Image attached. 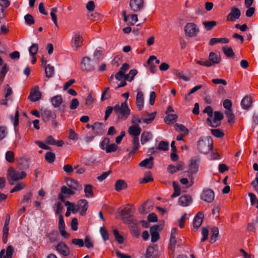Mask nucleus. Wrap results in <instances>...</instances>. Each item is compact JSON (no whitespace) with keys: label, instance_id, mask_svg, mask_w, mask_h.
Segmentation results:
<instances>
[{"label":"nucleus","instance_id":"bb28decb","mask_svg":"<svg viewBox=\"0 0 258 258\" xmlns=\"http://www.w3.org/2000/svg\"><path fill=\"white\" fill-rule=\"evenodd\" d=\"M152 139V135L151 133L144 131L141 136V142L142 144H145Z\"/></svg>","mask_w":258,"mask_h":258},{"label":"nucleus","instance_id":"9d476101","mask_svg":"<svg viewBox=\"0 0 258 258\" xmlns=\"http://www.w3.org/2000/svg\"><path fill=\"white\" fill-rule=\"evenodd\" d=\"M241 12L239 9L236 8H232L230 12L227 16V20L228 21L233 22L239 18Z\"/></svg>","mask_w":258,"mask_h":258},{"label":"nucleus","instance_id":"0eeeda50","mask_svg":"<svg viewBox=\"0 0 258 258\" xmlns=\"http://www.w3.org/2000/svg\"><path fill=\"white\" fill-rule=\"evenodd\" d=\"M162 228V226L158 225H155L150 228L152 242H155L159 239L160 237L159 231H160Z\"/></svg>","mask_w":258,"mask_h":258},{"label":"nucleus","instance_id":"aec40b11","mask_svg":"<svg viewBox=\"0 0 258 258\" xmlns=\"http://www.w3.org/2000/svg\"><path fill=\"white\" fill-rule=\"evenodd\" d=\"M45 144L49 145H63L64 143L62 140H55L52 136H50L46 138Z\"/></svg>","mask_w":258,"mask_h":258},{"label":"nucleus","instance_id":"774afa93","mask_svg":"<svg viewBox=\"0 0 258 258\" xmlns=\"http://www.w3.org/2000/svg\"><path fill=\"white\" fill-rule=\"evenodd\" d=\"M61 191L62 194L71 195L74 194V191L70 188H68L66 186L61 187Z\"/></svg>","mask_w":258,"mask_h":258},{"label":"nucleus","instance_id":"338daca9","mask_svg":"<svg viewBox=\"0 0 258 258\" xmlns=\"http://www.w3.org/2000/svg\"><path fill=\"white\" fill-rule=\"evenodd\" d=\"M72 242L74 244H75L76 245H78L79 247H83L84 245V241L81 239H76V238L73 239L72 240Z\"/></svg>","mask_w":258,"mask_h":258},{"label":"nucleus","instance_id":"052dcab7","mask_svg":"<svg viewBox=\"0 0 258 258\" xmlns=\"http://www.w3.org/2000/svg\"><path fill=\"white\" fill-rule=\"evenodd\" d=\"M55 205V213L56 214H59L62 212L64 208L63 205L60 202L56 203Z\"/></svg>","mask_w":258,"mask_h":258},{"label":"nucleus","instance_id":"bf43d9fd","mask_svg":"<svg viewBox=\"0 0 258 258\" xmlns=\"http://www.w3.org/2000/svg\"><path fill=\"white\" fill-rule=\"evenodd\" d=\"M211 133L215 137L218 138H221L224 136V133L219 129H212Z\"/></svg>","mask_w":258,"mask_h":258},{"label":"nucleus","instance_id":"6e6d98bb","mask_svg":"<svg viewBox=\"0 0 258 258\" xmlns=\"http://www.w3.org/2000/svg\"><path fill=\"white\" fill-rule=\"evenodd\" d=\"M78 167V166H75L74 168L72 167L70 165L67 164L63 166V170L69 174H71L73 172L74 169H77Z\"/></svg>","mask_w":258,"mask_h":258},{"label":"nucleus","instance_id":"58836bf2","mask_svg":"<svg viewBox=\"0 0 258 258\" xmlns=\"http://www.w3.org/2000/svg\"><path fill=\"white\" fill-rule=\"evenodd\" d=\"M38 50V45L37 43H33L29 48V52L30 56H35Z\"/></svg>","mask_w":258,"mask_h":258},{"label":"nucleus","instance_id":"37998d69","mask_svg":"<svg viewBox=\"0 0 258 258\" xmlns=\"http://www.w3.org/2000/svg\"><path fill=\"white\" fill-rule=\"evenodd\" d=\"M13 252V247L12 246L9 245L7 247L6 250H5V253L3 256L6 257V258H12Z\"/></svg>","mask_w":258,"mask_h":258},{"label":"nucleus","instance_id":"603ef678","mask_svg":"<svg viewBox=\"0 0 258 258\" xmlns=\"http://www.w3.org/2000/svg\"><path fill=\"white\" fill-rule=\"evenodd\" d=\"M177 116L176 114H168L165 117L164 120L167 124H169L172 121L175 120L177 118Z\"/></svg>","mask_w":258,"mask_h":258},{"label":"nucleus","instance_id":"5fc2aeb1","mask_svg":"<svg viewBox=\"0 0 258 258\" xmlns=\"http://www.w3.org/2000/svg\"><path fill=\"white\" fill-rule=\"evenodd\" d=\"M8 131L7 127L4 126H0V140L4 139L7 135Z\"/></svg>","mask_w":258,"mask_h":258},{"label":"nucleus","instance_id":"c9c22d12","mask_svg":"<svg viewBox=\"0 0 258 258\" xmlns=\"http://www.w3.org/2000/svg\"><path fill=\"white\" fill-rule=\"evenodd\" d=\"M127 186L126 183L122 180H118L115 184V189L120 191L125 188Z\"/></svg>","mask_w":258,"mask_h":258},{"label":"nucleus","instance_id":"79ce46f5","mask_svg":"<svg viewBox=\"0 0 258 258\" xmlns=\"http://www.w3.org/2000/svg\"><path fill=\"white\" fill-rule=\"evenodd\" d=\"M175 130L179 132H181L182 133V134H186L188 133V130L187 129V128H186L182 124H178V123H176L175 124Z\"/></svg>","mask_w":258,"mask_h":258},{"label":"nucleus","instance_id":"2eb2a0df","mask_svg":"<svg viewBox=\"0 0 258 258\" xmlns=\"http://www.w3.org/2000/svg\"><path fill=\"white\" fill-rule=\"evenodd\" d=\"M192 198L190 196L184 195L181 196L178 199L179 205L182 207H187L192 203Z\"/></svg>","mask_w":258,"mask_h":258},{"label":"nucleus","instance_id":"e2e57ef3","mask_svg":"<svg viewBox=\"0 0 258 258\" xmlns=\"http://www.w3.org/2000/svg\"><path fill=\"white\" fill-rule=\"evenodd\" d=\"M131 213V208H125L124 209H122L120 211L121 215L123 217H126L130 216Z\"/></svg>","mask_w":258,"mask_h":258},{"label":"nucleus","instance_id":"6e6552de","mask_svg":"<svg viewBox=\"0 0 258 258\" xmlns=\"http://www.w3.org/2000/svg\"><path fill=\"white\" fill-rule=\"evenodd\" d=\"M130 7L134 12L140 11L144 7L143 0H130Z\"/></svg>","mask_w":258,"mask_h":258},{"label":"nucleus","instance_id":"39448f33","mask_svg":"<svg viewBox=\"0 0 258 258\" xmlns=\"http://www.w3.org/2000/svg\"><path fill=\"white\" fill-rule=\"evenodd\" d=\"M185 35L189 37H196L200 30L197 25L192 22L187 23L184 28Z\"/></svg>","mask_w":258,"mask_h":258},{"label":"nucleus","instance_id":"f257e3e1","mask_svg":"<svg viewBox=\"0 0 258 258\" xmlns=\"http://www.w3.org/2000/svg\"><path fill=\"white\" fill-rule=\"evenodd\" d=\"M26 173L23 171L17 170L13 167L8 169L7 179L11 185H14L15 182L25 178Z\"/></svg>","mask_w":258,"mask_h":258},{"label":"nucleus","instance_id":"7c9ffc66","mask_svg":"<svg viewBox=\"0 0 258 258\" xmlns=\"http://www.w3.org/2000/svg\"><path fill=\"white\" fill-rule=\"evenodd\" d=\"M45 73L46 77L51 78L54 73V67L49 64H47L45 67Z\"/></svg>","mask_w":258,"mask_h":258},{"label":"nucleus","instance_id":"13d9d810","mask_svg":"<svg viewBox=\"0 0 258 258\" xmlns=\"http://www.w3.org/2000/svg\"><path fill=\"white\" fill-rule=\"evenodd\" d=\"M79 105V102L77 98H74L71 100L70 108L72 110L76 109Z\"/></svg>","mask_w":258,"mask_h":258},{"label":"nucleus","instance_id":"c756f323","mask_svg":"<svg viewBox=\"0 0 258 258\" xmlns=\"http://www.w3.org/2000/svg\"><path fill=\"white\" fill-rule=\"evenodd\" d=\"M155 250L156 246H149L147 249L146 254L141 258H154L153 254Z\"/></svg>","mask_w":258,"mask_h":258},{"label":"nucleus","instance_id":"a18cd8bd","mask_svg":"<svg viewBox=\"0 0 258 258\" xmlns=\"http://www.w3.org/2000/svg\"><path fill=\"white\" fill-rule=\"evenodd\" d=\"M57 12V8H53L51 9V12H50V16L51 17V19L54 22L55 25L56 27H58L57 22V17L55 15L56 13Z\"/></svg>","mask_w":258,"mask_h":258},{"label":"nucleus","instance_id":"72a5a7b5","mask_svg":"<svg viewBox=\"0 0 258 258\" xmlns=\"http://www.w3.org/2000/svg\"><path fill=\"white\" fill-rule=\"evenodd\" d=\"M173 186L174 188V192L171 195V198H174L180 195V188L178 183L176 181L173 182Z\"/></svg>","mask_w":258,"mask_h":258},{"label":"nucleus","instance_id":"4be33fe9","mask_svg":"<svg viewBox=\"0 0 258 258\" xmlns=\"http://www.w3.org/2000/svg\"><path fill=\"white\" fill-rule=\"evenodd\" d=\"M101 149L104 151L106 153H111L116 152L120 154L122 152L121 149L118 146H100Z\"/></svg>","mask_w":258,"mask_h":258},{"label":"nucleus","instance_id":"cd10ccee","mask_svg":"<svg viewBox=\"0 0 258 258\" xmlns=\"http://www.w3.org/2000/svg\"><path fill=\"white\" fill-rule=\"evenodd\" d=\"M51 101L54 107H58L61 104L62 98L61 95H56L51 98Z\"/></svg>","mask_w":258,"mask_h":258},{"label":"nucleus","instance_id":"680f3d73","mask_svg":"<svg viewBox=\"0 0 258 258\" xmlns=\"http://www.w3.org/2000/svg\"><path fill=\"white\" fill-rule=\"evenodd\" d=\"M174 75L178 77L179 79L183 80L185 81H188V79L185 77V76L183 75L181 73H180L179 71L177 70H175L173 72Z\"/></svg>","mask_w":258,"mask_h":258},{"label":"nucleus","instance_id":"8fccbe9b","mask_svg":"<svg viewBox=\"0 0 258 258\" xmlns=\"http://www.w3.org/2000/svg\"><path fill=\"white\" fill-rule=\"evenodd\" d=\"M45 158L46 160L51 163L54 161V158H55V155L54 154L50 152H47L45 154Z\"/></svg>","mask_w":258,"mask_h":258},{"label":"nucleus","instance_id":"0e129e2a","mask_svg":"<svg viewBox=\"0 0 258 258\" xmlns=\"http://www.w3.org/2000/svg\"><path fill=\"white\" fill-rule=\"evenodd\" d=\"M100 232L104 241H106L109 239V235L107 232L103 227L100 228Z\"/></svg>","mask_w":258,"mask_h":258},{"label":"nucleus","instance_id":"4c0bfd02","mask_svg":"<svg viewBox=\"0 0 258 258\" xmlns=\"http://www.w3.org/2000/svg\"><path fill=\"white\" fill-rule=\"evenodd\" d=\"M137 73L138 72L136 70H131L128 74L125 75V80L131 82Z\"/></svg>","mask_w":258,"mask_h":258},{"label":"nucleus","instance_id":"de8ad7c7","mask_svg":"<svg viewBox=\"0 0 258 258\" xmlns=\"http://www.w3.org/2000/svg\"><path fill=\"white\" fill-rule=\"evenodd\" d=\"M6 160L9 162H13L14 160V154L11 151H8L6 153Z\"/></svg>","mask_w":258,"mask_h":258},{"label":"nucleus","instance_id":"a19ab883","mask_svg":"<svg viewBox=\"0 0 258 258\" xmlns=\"http://www.w3.org/2000/svg\"><path fill=\"white\" fill-rule=\"evenodd\" d=\"M201 143L208 144V145H212L213 143V140L211 137L207 136L200 139V140L199 141V144L200 145Z\"/></svg>","mask_w":258,"mask_h":258},{"label":"nucleus","instance_id":"f704fd0d","mask_svg":"<svg viewBox=\"0 0 258 258\" xmlns=\"http://www.w3.org/2000/svg\"><path fill=\"white\" fill-rule=\"evenodd\" d=\"M225 115L228 118V122L233 124L235 122V117L232 111V110H227L225 112Z\"/></svg>","mask_w":258,"mask_h":258},{"label":"nucleus","instance_id":"864d4df0","mask_svg":"<svg viewBox=\"0 0 258 258\" xmlns=\"http://www.w3.org/2000/svg\"><path fill=\"white\" fill-rule=\"evenodd\" d=\"M113 232L116 240L118 242V243H122L123 240V237L119 234L117 230L114 229Z\"/></svg>","mask_w":258,"mask_h":258},{"label":"nucleus","instance_id":"423d86ee","mask_svg":"<svg viewBox=\"0 0 258 258\" xmlns=\"http://www.w3.org/2000/svg\"><path fill=\"white\" fill-rule=\"evenodd\" d=\"M214 191L210 189H204L201 196V199L208 203H212L214 201Z\"/></svg>","mask_w":258,"mask_h":258},{"label":"nucleus","instance_id":"4d7b16f0","mask_svg":"<svg viewBox=\"0 0 258 258\" xmlns=\"http://www.w3.org/2000/svg\"><path fill=\"white\" fill-rule=\"evenodd\" d=\"M26 23L29 25L34 23V20L33 16L30 14H27L24 17Z\"/></svg>","mask_w":258,"mask_h":258},{"label":"nucleus","instance_id":"1a4fd4ad","mask_svg":"<svg viewBox=\"0 0 258 258\" xmlns=\"http://www.w3.org/2000/svg\"><path fill=\"white\" fill-rule=\"evenodd\" d=\"M83 43V38L78 33H75L72 38L71 45L72 47L76 49L81 46Z\"/></svg>","mask_w":258,"mask_h":258},{"label":"nucleus","instance_id":"a211bd4d","mask_svg":"<svg viewBox=\"0 0 258 258\" xmlns=\"http://www.w3.org/2000/svg\"><path fill=\"white\" fill-rule=\"evenodd\" d=\"M252 105V98L250 96H245L241 100V105L243 109H247L249 108Z\"/></svg>","mask_w":258,"mask_h":258},{"label":"nucleus","instance_id":"f03ea898","mask_svg":"<svg viewBox=\"0 0 258 258\" xmlns=\"http://www.w3.org/2000/svg\"><path fill=\"white\" fill-rule=\"evenodd\" d=\"M113 110L118 118L123 120L128 118L131 113V110L127 106L126 101L121 103L120 105L116 104L113 107Z\"/></svg>","mask_w":258,"mask_h":258},{"label":"nucleus","instance_id":"2f4dec72","mask_svg":"<svg viewBox=\"0 0 258 258\" xmlns=\"http://www.w3.org/2000/svg\"><path fill=\"white\" fill-rule=\"evenodd\" d=\"M209 58L213 63H219L221 61L220 55L214 52H211L209 54Z\"/></svg>","mask_w":258,"mask_h":258},{"label":"nucleus","instance_id":"a878e982","mask_svg":"<svg viewBox=\"0 0 258 258\" xmlns=\"http://www.w3.org/2000/svg\"><path fill=\"white\" fill-rule=\"evenodd\" d=\"M229 42V39L226 38H211L209 41V45L213 46L216 43H228Z\"/></svg>","mask_w":258,"mask_h":258},{"label":"nucleus","instance_id":"5701e85b","mask_svg":"<svg viewBox=\"0 0 258 258\" xmlns=\"http://www.w3.org/2000/svg\"><path fill=\"white\" fill-rule=\"evenodd\" d=\"M128 132L133 137H139L141 132V128L138 125H133L129 127Z\"/></svg>","mask_w":258,"mask_h":258},{"label":"nucleus","instance_id":"49530a36","mask_svg":"<svg viewBox=\"0 0 258 258\" xmlns=\"http://www.w3.org/2000/svg\"><path fill=\"white\" fill-rule=\"evenodd\" d=\"M203 24L208 30H211L213 27L217 25L216 22L214 21L204 22Z\"/></svg>","mask_w":258,"mask_h":258},{"label":"nucleus","instance_id":"e433bc0d","mask_svg":"<svg viewBox=\"0 0 258 258\" xmlns=\"http://www.w3.org/2000/svg\"><path fill=\"white\" fill-rule=\"evenodd\" d=\"M219 234V229L217 227H214L211 230V242H215Z\"/></svg>","mask_w":258,"mask_h":258},{"label":"nucleus","instance_id":"473e14b6","mask_svg":"<svg viewBox=\"0 0 258 258\" xmlns=\"http://www.w3.org/2000/svg\"><path fill=\"white\" fill-rule=\"evenodd\" d=\"M65 206L67 207L68 211H70L74 213H77L79 210L78 206L75 205L69 201H67L65 203Z\"/></svg>","mask_w":258,"mask_h":258},{"label":"nucleus","instance_id":"09e8293b","mask_svg":"<svg viewBox=\"0 0 258 258\" xmlns=\"http://www.w3.org/2000/svg\"><path fill=\"white\" fill-rule=\"evenodd\" d=\"M110 97H111V95L109 92V88L107 87L105 88V90L104 91V92H103V93L101 95V101H103L104 100L108 99L110 98Z\"/></svg>","mask_w":258,"mask_h":258},{"label":"nucleus","instance_id":"9b49d317","mask_svg":"<svg viewBox=\"0 0 258 258\" xmlns=\"http://www.w3.org/2000/svg\"><path fill=\"white\" fill-rule=\"evenodd\" d=\"M200 159L197 157H194L190 161L189 165V172L192 174H195L198 171Z\"/></svg>","mask_w":258,"mask_h":258},{"label":"nucleus","instance_id":"4468645a","mask_svg":"<svg viewBox=\"0 0 258 258\" xmlns=\"http://www.w3.org/2000/svg\"><path fill=\"white\" fill-rule=\"evenodd\" d=\"M56 250L63 256H68L70 254V249L68 246L63 242L58 243L56 246Z\"/></svg>","mask_w":258,"mask_h":258},{"label":"nucleus","instance_id":"c85d7f7f","mask_svg":"<svg viewBox=\"0 0 258 258\" xmlns=\"http://www.w3.org/2000/svg\"><path fill=\"white\" fill-rule=\"evenodd\" d=\"M84 192L86 198H92L93 197V186L91 184L84 185Z\"/></svg>","mask_w":258,"mask_h":258},{"label":"nucleus","instance_id":"c03bdc74","mask_svg":"<svg viewBox=\"0 0 258 258\" xmlns=\"http://www.w3.org/2000/svg\"><path fill=\"white\" fill-rule=\"evenodd\" d=\"M25 187V184L23 182H20L17 184L10 191L11 193H13L23 189Z\"/></svg>","mask_w":258,"mask_h":258},{"label":"nucleus","instance_id":"f8f14e48","mask_svg":"<svg viewBox=\"0 0 258 258\" xmlns=\"http://www.w3.org/2000/svg\"><path fill=\"white\" fill-rule=\"evenodd\" d=\"M81 68L85 71H91L94 69V67L89 57H85L83 58L81 63Z\"/></svg>","mask_w":258,"mask_h":258},{"label":"nucleus","instance_id":"6ab92c4d","mask_svg":"<svg viewBox=\"0 0 258 258\" xmlns=\"http://www.w3.org/2000/svg\"><path fill=\"white\" fill-rule=\"evenodd\" d=\"M88 202L86 200L82 199L78 201V209H80V214L82 216L84 215L88 209Z\"/></svg>","mask_w":258,"mask_h":258},{"label":"nucleus","instance_id":"3c124183","mask_svg":"<svg viewBox=\"0 0 258 258\" xmlns=\"http://www.w3.org/2000/svg\"><path fill=\"white\" fill-rule=\"evenodd\" d=\"M154 118V113H149L148 118L142 117V120L144 123L149 124L152 122Z\"/></svg>","mask_w":258,"mask_h":258},{"label":"nucleus","instance_id":"393cba45","mask_svg":"<svg viewBox=\"0 0 258 258\" xmlns=\"http://www.w3.org/2000/svg\"><path fill=\"white\" fill-rule=\"evenodd\" d=\"M136 104L139 110H141L144 107V96L141 91H138L136 96Z\"/></svg>","mask_w":258,"mask_h":258},{"label":"nucleus","instance_id":"412c9836","mask_svg":"<svg viewBox=\"0 0 258 258\" xmlns=\"http://www.w3.org/2000/svg\"><path fill=\"white\" fill-rule=\"evenodd\" d=\"M204 218V214L202 212H199L194 218L193 226L196 228H198L201 225L203 219Z\"/></svg>","mask_w":258,"mask_h":258},{"label":"nucleus","instance_id":"f3484780","mask_svg":"<svg viewBox=\"0 0 258 258\" xmlns=\"http://www.w3.org/2000/svg\"><path fill=\"white\" fill-rule=\"evenodd\" d=\"M91 128L95 135H100L104 132V125L102 123L95 122L91 125Z\"/></svg>","mask_w":258,"mask_h":258},{"label":"nucleus","instance_id":"69168bd1","mask_svg":"<svg viewBox=\"0 0 258 258\" xmlns=\"http://www.w3.org/2000/svg\"><path fill=\"white\" fill-rule=\"evenodd\" d=\"M202 234L203 237L201 239V241L204 242L208 239L209 235V230L207 228H203L202 231Z\"/></svg>","mask_w":258,"mask_h":258},{"label":"nucleus","instance_id":"20e7f679","mask_svg":"<svg viewBox=\"0 0 258 258\" xmlns=\"http://www.w3.org/2000/svg\"><path fill=\"white\" fill-rule=\"evenodd\" d=\"M198 151L202 154H210V160H218L220 159L219 154L215 151L212 146H198Z\"/></svg>","mask_w":258,"mask_h":258},{"label":"nucleus","instance_id":"ea45409f","mask_svg":"<svg viewBox=\"0 0 258 258\" xmlns=\"http://www.w3.org/2000/svg\"><path fill=\"white\" fill-rule=\"evenodd\" d=\"M222 50L225 55L227 57H231L234 56V53L231 47H223Z\"/></svg>","mask_w":258,"mask_h":258},{"label":"nucleus","instance_id":"ddd939ff","mask_svg":"<svg viewBox=\"0 0 258 258\" xmlns=\"http://www.w3.org/2000/svg\"><path fill=\"white\" fill-rule=\"evenodd\" d=\"M39 87L38 86L34 88L31 91L28 99L33 102H36L39 100L41 97V94L40 92L38 91Z\"/></svg>","mask_w":258,"mask_h":258},{"label":"nucleus","instance_id":"b1692460","mask_svg":"<svg viewBox=\"0 0 258 258\" xmlns=\"http://www.w3.org/2000/svg\"><path fill=\"white\" fill-rule=\"evenodd\" d=\"M153 158L151 157L149 158H146L143 160L139 163V166L141 167H145L147 169H151L153 166Z\"/></svg>","mask_w":258,"mask_h":258},{"label":"nucleus","instance_id":"dca6fc26","mask_svg":"<svg viewBox=\"0 0 258 258\" xmlns=\"http://www.w3.org/2000/svg\"><path fill=\"white\" fill-rule=\"evenodd\" d=\"M41 116L45 122L50 119H54L56 118V114L54 112L49 110H44L41 113Z\"/></svg>","mask_w":258,"mask_h":258},{"label":"nucleus","instance_id":"7ed1b4c3","mask_svg":"<svg viewBox=\"0 0 258 258\" xmlns=\"http://www.w3.org/2000/svg\"><path fill=\"white\" fill-rule=\"evenodd\" d=\"M223 119V115L222 113L219 111H215L212 116L208 117L207 121L211 126L216 127L220 125L221 120Z\"/></svg>","mask_w":258,"mask_h":258}]
</instances>
